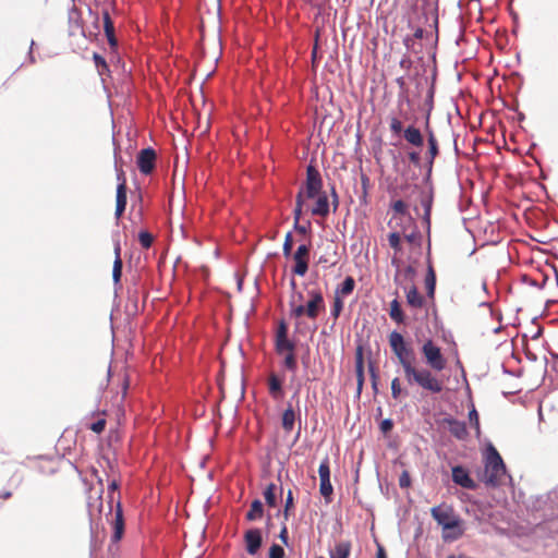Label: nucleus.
I'll return each instance as SVG.
<instances>
[{
	"label": "nucleus",
	"instance_id": "1",
	"mask_svg": "<svg viewBox=\"0 0 558 558\" xmlns=\"http://www.w3.org/2000/svg\"><path fill=\"white\" fill-rule=\"evenodd\" d=\"M388 341L391 351L403 369L405 380L409 385H416L430 393H440L444 390L445 383L440 377L427 368H418L415 366L413 349L405 342L400 332H390Z\"/></svg>",
	"mask_w": 558,
	"mask_h": 558
},
{
	"label": "nucleus",
	"instance_id": "2",
	"mask_svg": "<svg viewBox=\"0 0 558 558\" xmlns=\"http://www.w3.org/2000/svg\"><path fill=\"white\" fill-rule=\"evenodd\" d=\"M304 198H315V206L311 209L312 215L327 217L329 214V201L323 189V179L319 171L313 166L308 165L306 168V180L303 185Z\"/></svg>",
	"mask_w": 558,
	"mask_h": 558
},
{
	"label": "nucleus",
	"instance_id": "3",
	"mask_svg": "<svg viewBox=\"0 0 558 558\" xmlns=\"http://www.w3.org/2000/svg\"><path fill=\"white\" fill-rule=\"evenodd\" d=\"M308 301L302 304L303 295L298 293L293 295L290 301L291 315L300 318L306 316L315 320L318 315L325 311V301L320 289H313L307 291Z\"/></svg>",
	"mask_w": 558,
	"mask_h": 558
},
{
	"label": "nucleus",
	"instance_id": "4",
	"mask_svg": "<svg viewBox=\"0 0 558 558\" xmlns=\"http://www.w3.org/2000/svg\"><path fill=\"white\" fill-rule=\"evenodd\" d=\"M506 476V465L495 447L490 446L485 458L484 482L490 486H498Z\"/></svg>",
	"mask_w": 558,
	"mask_h": 558
},
{
	"label": "nucleus",
	"instance_id": "5",
	"mask_svg": "<svg viewBox=\"0 0 558 558\" xmlns=\"http://www.w3.org/2000/svg\"><path fill=\"white\" fill-rule=\"evenodd\" d=\"M421 353L425 360L427 368L432 373L442 372L448 364L447 357L444 355L441 348L438 347L432 339H426L421 348Z\"/></svg>",
	"mask_w": 558,
	"mask_h": 558
},
{
	"label": "nucleus",
	"instance_id": "6",
	"mask_svg": "<svg viewBox=\"0 0 558 558\" xmlns=\"http://www.w3.org/2000/svg\"><path fill=\"white\" fill-rule=\"evenodd\" d=\"M430 515L442 529L456 527L457 521L461 520L453 507L445 502L433 507L430 509Z\"/></svg>",
	"mask_w": 558,
	"mask_h": 558
},
{
	"label": "nucleus",
	"instance_id": "7",
	"mask_svg": "<svg viewBox=\"0 0 558 558\" xmlns=\"http://www.w3.org/2000/svg\"><path fill=\"white\" fill-rule=\"evenodd\" d=\"M311 246L308 244H301L296 251L291 254L294 265L291 269L292 274L299 277H304L308 270Z\"/></svg>",
	"mask_w": 558,
	"mask_h": 558
},
{
	"label": "nucleus",
	"instance_id": "8",
	"mask_svg": "<svg viewBox=\"0 0 558 558\" xmlns=\"http://www.w3.org/2000/svg\"><path fill=\"white\" fill-rule=\"evenodd\" d=\"M319 474V493L325 498V501L328 504L331 501V496L333 494V487L330 482V465L329 458L326 457L319 464L318 468Z\"/></svg>",
	"mask_w": 558,
	"mask_h": 558
},
{
	"label": "nucleus",
	"instance_id": "9",
	"mask_svg": "<svg viewBox=\"0 0 558 558\" xmlns=\"http://www.w3.org/2000/svg\"><path fill=\"white\" fill-rule=\"evenodd\" d=\"M117 179L119 184L117 186V197H116V218L119 219L126 207V179L124 171L122 169H117Z\"/></svg>",
	"mask_w": 558,
	"mask_h": 558
},
{
	"label": "nucleus",
	"instance_id": "10",
	"mask_svg": "<svg viewBox=\"0 0 558 558\" xmlns=\"http://www.w3.org/2000/svg\"><path fill=\"white\" fill-rule=\"evenodd\" d=\"M157 155L156 151L148 147L144 148L138 153L137 167L143 174H150L156 165Z\"/></svg>",
	"mask_w": 558,
	"mask_h": 558
},
{
	"label": "nucleus",
	"instance_id": "11",
	"mask_svg": "<svg viewBox=\"0 0 558 558\" xmlns=\"http://www.w3.org/2000/svg\"><path fill=\"white\" fill-rule=\"evenodd\" d=\"M390 208L393 213L392 218L389 221V226H393V220H400L396 223V226H404V220L407 219L409 223H414L413 218L410 216L408 211V205L402 199L393 201L390 205Z\"/></svg>",
	"mask_w": 558,
	"mask_h": 558
},
{
	"label": "nucleus",
	"instance_id": "12",
	"mask_svg": "<svg viewBox=\"0 0 558 558\" xmlns=\"http://www.w3.org/2000/svg\"><path fill=\"white\" fill-rule=\"evenodd\" d=\"M452 481L457 485L465 489H475L477 487L475 481L470 476L469 471L462 465H456L451 470Z\"/></svg>",
	"mask_w": 558,
	"mask_h": 558
},
{
	"label": "nucleus",
	"instance_id": "13",
	"mask_svg": "<svg viewBox=\"0 0 558 558\" xmlns=\"http://www.w3.org/2000/svg\"><path fill=\"white\" fill-rule=\"evenodd\" d=\"M262 532L258 529H251L244 534V542L246 551L250 555H255L262 546Z\"/></svg>",
	"mask_w": 558,
	"mask_h": 558
},
{
	"label": "nucleus",
	"instance_id": "14",
	"mask_svg": "<svg viewBox=\"0 0 558 558\" xmlns=\"http://www.w3.org/2000/svg\"><path fill=\"white\" fill-rule=\"evenodd\" d=\"M426 134H427V151L426 159L428 160L429 168H432L434 160L439 155L438 140L434 131L428 125V118L426 119Z\"/></svg>",
	"mask_w": 558,
	"mask_h": 558
},
{
	"label": "nucleus",
	"instance_id": "15",
	"mask_svg": "<svg viewBox=\"0 0 558 558\" xmlns=\"http://www.w3.org/2000/svg\"><path fill=\"white\" fill-rule=\"evenodd\" d=\"M442 424L448 426V429L452 436L459 440L468 438L469 433L464 422L458 421L452 417H446L442 420Z\"/></svg>",
	"mask_w": 558,
	"mask_h": 558
},
{
	"label": "nucleus",
	"instance_id": "16",
	"mask_svg": "<svg viewBox=\"0 0 558 558\" xmlns=\"http://www.w3.org/2000/svg\"><path fill=\"white\" fill-rule=\"evenodd\" d=\"M268 392L274 400H281L284 397L283 379L276 373H270L267 379Z\"/></svg>",
	"mask_w": 558,
	"mask_h": 558
},
{
	"label": "nucleus",
	"instance_id": "17",
	"mask_svg": "<svg viewBox=\"0 0 558 558\" xmlns=\"http://www.w3.org/2000/svg\"><path fill=\"white\" fill-rule=\"evenodd\" d=\"M112 542L117 543L121 541L124 534V519H123V512L120 502H118L116 512H114V519L112 521Z\"/></svg>",
	"mask_w": 558,
	"mask_h": 558
},
{
	"label": "nucleus",
	"instance_id": "18",
	"mask_svg": "<svg viewBox=\"0 0 558 558\" xmlns=\"http://www.w3.org/2000/svg\"><path fill=\"white\" fill-rule=\"evenodd\" d=\"M403 137L410 145L414 147H422L424 144V136L420 129L414 125H409L403 131Z\"/></svg>",
	"mask_w": 558,
	"mask_h": 558
},
{
	"label": "nucleus",
	"instance_id": "19",
	"mask_svg": "<svg viewBox=\"0 0 558 558\" xmlns=\"http://www.w3.org/2000/svg\"><path fill=\"white\" fill-rule=\"evenodd\" d=\"M352 549V543L348 539L338 541L333 548L329 550L330 558H349Z\"/></svg>",
	"mask_w": 558,
	"mask_h": 558
},
{
	"label": "nucleus",
	"instance_id": "20",
	"mask_svg": "<svg viewBox=\"0 0 558 558\" xmlns=\"http://www.w3.org/2000/svg\"><path fill=\"white\" fill-rule=\"evenodd\" d=\"M355 373H356V388L361 393L364 385V357L362 347H357L355 353Z\"/></svg>",
	"mask_w": 558,
	"mask_h": 558
},
{
	"label": "nucleus",
	"instance_id": "21",
	"mask_svg": "<svg viewBox=\"0 0 558 558\" xmlns=\"http://www.w3.org/2000/svg\"><path fill=\"white\" fill-rule=\"evenodd\" d=\"M405 299L407 304L414 310L422 308L425 304L424 296L418 293L417 288L414 284L405 290Z\"/></svg>",
	"mask_w": 558,
	"mask_h": 558
},
{
	"label": "nucleus",
	"instance_id": "22",
	"mask_svg": "<svg viewBox=\"0 0 558 558\" xmlns=\"http://www.w3.org/2000/svg\"><path fill=\"white\" fill-rule=\"evenodd\" d=\"M420 204L424 209L423 220L427 227L430 226V213L433 204V195L427 191H420Z\"/></svg>",
	"mask_w": 558,
	"mask_h": 558
},
{
	"label": "nucleus",
	"instance_id": "23",
	"mask_svg": "<svg viewBox=\"0 0 558 558\" xmlns=\"http://www.w3.org/2000/svg\"><path fill=\"white\" fill-rule=\"evenodd\" d=\"M464 533L463 521L459 520L456 527H444L441 537L445 542H453L459 539Z\"/></svg>",
	"mask_w": 558,
	"mask_h": 558
},
{
	"label": "nucleus",
	"instance_id": "24",
	"mask_svg": "<svg viewBox=\"0 0 558 558\" xmlns=\"http://www.w3.org/2000/svg\"><path fill=\"white\" fill-rule=\"evenodd\" d=\"M102 20H104V31H105L106 37L108 39V43L111 47H116L117 38L114 35V25H113V22L110 17L108 10L102 11Z\"/></svg>",
	"mask_w": 558,
	"mask_h": 558
},
{
	"label": "nucleus",
	"instance_id": "25",
	"mask_svg": "<svg viewBox=\"0 0 558 558\" xmlns=\"http://www.w3.org/2000/svg\"><path fill=\"white\" fill-rule=\"evenodd\" d=\"M122 258H121V246L120 243L117 242L114 245V262H113V269H112V278L114 283L120 282L121 276H122Z\"/></svg>",
	"mask_w": 558,
	"mask_h": 558
},
{
	"label": "nucleus",
	"instance_id": "26",
	"mask_svg": "<svg viewBox=\"0 0 558 558\" xmlns=\"http://www.w3.org/2000/svg\"><path fill=\"white\" fill-rule=\"evenodd\" d=\"M403 120H408V114L400 112V117L391 116L389 118V129L392 135L400 136L403 134L404 128H403Z\"/></svg>",
	"mask_w": 558,
	"mask_h": 558
},
{
	"label": "nucleus",
	"instance_id": "27",
	"mask_svg": "<svg viewBox=\"0 0 558 558\" xmlns=\"http://www.w3.org/2000/svg\"><path fill=\"white\" fill-rule=\"evenodd\" d=\"M425 287L427 291V296L429 299H434L436 289V274L430 264L427 267V274L425 276Z\"/></svg>",
	"mask_w": 558,
	"mask_h": 558
},
{
	"label": "nucleus",
	"instance_id": "28",
	"mask_svg": "<svg viewBox=\"0 0 558 558\" xmlns=\"http://www.w3.org/2000/svg\"><path fill=\"white\" fill-rule=\"evenodd\" d=\"M294 422H295V413H294L292 405L289 404V407L282 413V418H281L282 428L287 433H290L294 427Z\"/></svg>",
	"mask_w": 558,
	"mask_h": 558
},
{
	"label": "nucleus",
	"instance_id": "29",
	"mask_svg": "<svg viewBox=\"0 0 558 558\" xmlns=\"http://www.w3.org/2000/svg\"><path fill=\"white\" fill-rule=\"evenodd\" d=\"M389 316L397 324H403L405 320L403 311L401 310L400 302L397 299L390 302Z\"/></svg>",
	"mask_w": 558,
	"mask_h": 558
},
{
	"label": "nucleus",
	"instance_id": "30",
	"mask_svg": "<svg viewBox=\"0 0 558 558\" xmlns=\"http://www.w3.org/2000/svg\"><path fill=\"white\" fill-rule=\"evenodd\" d=\"M264 514V507L260 500L255 499L251 504V508L246 513L247 521H255L260 519Z\"/></svg>",
	"mask_w": 558,
	"mask_h": 558
},
{
	"label": "nucleus",
	"instance_id": "31",
	"mask_svg": "<svg viewBox=\"0 0 558 558\" xmlns=\"http://www.w3.org/2000/svg\"><path fill=\"white\" fill-rule=\"evenodd\" d=\"M355 288V280L353 277L349 276L344 279V281L336 289V295L343 298L353 292Z\"/></svg>",
	"mask_w": 558,
	"mask_h": 558
},
{
	"label": "nucleus",
	"instance_id": "32",
	"mask_svg": "<svg viewBox=\"0 0 558 558\" xmlns=\"http://www.w3.org/2000/svg\"><path fill=\"white\" fill-rule=\"evenodd\" d=\"M276 490L277 486L274 483L268 484L264 490L265 501L270 508L277 506Z\"/></svg>",
	"mask_w": 558,
	"mask_h": 558
},
{
	"label": "nucleus",
	"instance_id": "33",
	"mask_svg": "<svg viewBox=\"0 0 558 558\" xmlns=\"http://www.w3.org/2000/svg\"><path fill=\"white\" fill-rule=\"evenodd\" d=\"M304 191L303 189H300V191L298 192L296 196H295V208L293 210V218H294V222H300V219H301V216H302V210H303V205H304Z\"/></svg>",
	"mask_w": 558,
	"mask_h": 558
},
{
	"label": "nucleus",
	"instance_id": "34",
	"mask_svg": "<svg viewBox=\"0 0 558 558\" xmlns=\"http://www.w3.org/2000/svg\"><path fill=\"white\" fill-rule=\"evenodd\" d=\"M295 345L288 338L276 339V351L279 354H284L290 351H294Z\"/></svg>",
	"mask_w": 558,
	"mask_h": 558
},
{
	"label": "nucleus",
	"instance_id": "35",
	"mask_svg": "<svg viewBox=\"0 0 558 558\" xmlns=\"http://www.w3.org/2000/svg\"><path fill=\"white\" fill-rule=\"evenodd\" d=\"M293 509H294L293 493H292L291 489H289L288 493H287V498H286V504H284V509H283V518H284L286 521L292 514Z\"/></svg>",
	"mask_w": 558,
	"mask_h": 558
},
{
	"label": "nucleus",
	"instance_id": "36",
	"mask_svg": "<svg viewBox=\"0 0 558 558\" xmlns=\"http://www.w3.org/2000/svg\"><path fill=\"white\" fill-rule=\"evenodd\" d=\"M93 59H94V62H95V66L98 71V73L100 75L105 74L106 72L109 71V66L105 60V58L102 56H100L99 53H94L93 56Z\"/></svg>",
	"mask_w": 558,
	"mask_h": 558
},
{
	"label": "nucleus",
	"instance_id": "37",
	"mask_svg": "<svg viewBox=\"0 0 558 558\" xmlns=\"http://www.w3.org/2000/svg\"><path fill=\"white\" fill-rule=\"evenodd\" d=\"M405 392L403 391L402 387H401V383H400V379L398 377H395L392 380H391V397L395 399V400H399L401 399L402 396H404Z\"/></svg>",
	"mask_w": 558,
	"mask_h": 558
},
{
	"label": "nucleus",
	"instance_id": "38",
	"mask_svg": "<svg viewBox=\"0 0 558 558\" xmlns=\"http://www.w3.org/2000/svg\"><path fill=\"white\" fill-rule=\"evenodd\" d=\"M388 242L391 248L395 250V252H401V236L399 232H391L388 235Z\"/></svg>",
	"mask_w": 558,
	"mask_h": 558
},
{
	"label": "nucleus",
	"instance_id": "39",
	"mask_svg": "<svg viewBox=\"0 0 558 558\" xmlns=\"http://www.w3.org/2000/svg\"><path fill=\"white\" fill-rule=\"evenodd\" d=\"M293 235L291 232H288L284 236V242L282 246V252L284 257H289L292 254V247H293Z\"/></svg>",
	"mask_w": 558,
	"mask_h": 558
},
{
	"label": "nucleus",
	"instance_id": "40",
	"mask_svg": "<svg viewBox=\"0 0 558 558\" xmlns=\"http://www.w3.org/2000/svg\"><path fill=\"white\" fill-rule=\"evenodd\" d=\"M283 364L289 371L294 372L296 369L298 364H296V357H295L294 351H290V352L286 353Z\"/></svg>",
	"mask_w": 558,
	"mask_h": 558
},
{
	"label": "nucleus",
	"instance_id": "41",
	"mask_svg": "<svg viewBox=\"0 0 558 558\" xmlns=\"http://www.w3.org/2000/svg\"><path fill=\"white\" fill-rule=\"evenodd\" d=\"M138 241L144 248H149L154 242V236L147 231H142L138 234Z\"/></svg>",
	"mask_w": 558,
	"mask_h": 558
},
{
	"label": "nucleus",
	"instance_id": "42",
	"mask_svg": "<svg viewBox=\"0 0 558 558\" xmlns=\"http://www.w3.org/2000/svg\"><path fill=\"white\" fill-rule=\"evenodd\" d=\"M106 418L99 417L96 422L92 423L88 428L96 434H101L106 428Z\"/></svg>",
	"mask_w": 558,
	"mask_h": 558
},
{
	"label": "nucleus",
	"instance_id": "43",
	"mask_svg": "<svg viewBox=\"0 0 558 558\" xmlns=\"http://www.w3.org/2000/svg\"><path fill=\"white\" fill-rule=\"evenodd\" d=\"M342 310H343V301H342V299L340 296L335 295L333 305H332V308H331V315L335 318H338L340 313L342 312Z\"/></svg>",
	"mask_w": 558,
	"mask_h": 558
},
{
	"label": "nucleus",
	"instance_id": "44",
	"mask_svg": "<svg viewBox=\"0 0 558 558\" xmlns=\"http://www.w3.org/2000/svg\"><path fill=\"white\" fill-rule=\"evenodd\" d=\"M283 557H284V549L278 544H272L269 548V558H283Z\"/></svg>",
	"mask_w": 558,
	"mask_h": 558
},
{
	"label": "nucleus",
	"instance_id": "45",
	"mask_svg": "<svg viewBox=\"0 0 558 558\" xmlns=\"http://www.w3.org/2000/svg\"><path fill=\"white\" fill-rule=\"evenodd\" d=\"M469 421H470V424L476 429V432L480 433V417H478V413L475 410V408H473L469 412Z\"/></svg>",
	"mask_w": 558,
	"mask_h": 558
},
{
	"label": "nucleus",
	"instance_id": "46",
	"mask_svg": "<svg viewBox=\"0 0 558 558\" xmlns=\"http://www.w3.org/2000/svg\"><path fill=\"white\" fill-rule=\"evenodd\" d=\"M399 485L402 488H408L411 485V477L408 471H403L399 477Z\"/></svg>",
	"mask_w": 558,
	"mask_h": 558
},
{
	"label": "nucleus",
	"instance_id": "47",
	"mask_svg": "<svg viewBox=\"0 0 558 558\" xmlns=\"http://www.w3.org/2000/svg\"><path fill=\"white\" fill-rule=\"evenodd\" d=\"M283 338H288V327L284 322H281L279 324V327H278V330L276 333V339H283Z\"/></svg>",
	"mask_w": 558,
	"mask_h": 558
},
{
	"label": "nucleus",
	"instance_id": "48",
	"mask_svg": "<svg viewBox=\"0 0 558 558\" xmlns=\"http://www.w3.org/2000/svg\"><path fill=\"white\" fill-rule=\"evenodd\" d=\"M408 158L409 160L415 165V166H420V162H421V155L418 151H410L408 154Z\"/></svg>",
	"mask_w": 558,
	"mask_h": 558
},
{
	"label": "nucleus",
	"instance_id": "49",
	"mask_svg": "<svg viewBox=\"0 0 558 558\" xmlns=\"http://www.w3.org/2000/svg\"><path fill=\"white\" fill-rule=\"evenodd\" d=\"M404 239L409 243H416V242H420L421 235L417 231H414V232H411L410 234H405Z\"/></svg>",
	"mask_w": 558,
	"mask_h": 558
},
{
	"label": "nucleus",
	"instance_id": "50",
	"mask_svg": "<svg viewBox=\"0 0 558 558\" xmlns=\"http://www.w3.org/2000/svg\"><path fill=\"white\" fill-rule=\"evenodd\" d=\"M279 538L282 541L283 544H288V527L284 524L280 530Z\"/></svg>",
	"mask_w": 558,
	"mask_h": 558
},
{
	"label": "nucleus",
	"instance_id": "51",
	"mask_svg": "<svg viewBox=\"0 0 558 558\" xmlns=\"http://www.w3.org/2000/svg\"><path fill=\"white\" fill-rule=\"evenodd\" d=\"M392 422L391 420H384L380 424V429L384 432V433H387L389 432L391 428H392Z\"/></svg>",
	"mask_w": 558,
	"mask_h": 558
},
{
	"label": "nucleus",
	"instance_id": "52",
	"mask_svg": "<svg viewBox=\"0 0 558 558\" xmlns=\"http://www.w3.org/2000/svg\"><path fill=\"white\" fill-rule=\"evenodd\" d=\"M331 197H332L333 210H337L338 205H339V197H338V194L333 186L331 187Z\"/></svg>",
	"mask_w": 558,
	"mask_h": 558
},
{
	"label": "nucleus",
	"instance_id": "53",
	"mask_svg": "<svg viewBox=\"0 0 558 558\" xmlns=\"http://www.w3.org/2000/svg\"><path fill=\"white\" fill-rule=\"evenodd\" d=\"M129 385H130L129 378H128L126 374H124L122 377V397H124L126 395Z\"/></svg>",
	"mask_w": 558,
	"mask_h": 558
},
{
	"label": "nucleus",
	"instance_id": "54",
	"mask_svg": "<svg viewBox=\"0 0 558 558\" xmlns=\"http://www.w3.org/2000/svg\"><path fill=\"white\" fill-rule=\"evenodd\" d=\"M294 230L301 234L307 233V227L300 225V222H294Z\"/></svg>",
	"mask_w": 558,
	"mask_h": 558
},
{
	"label": "nucleus",
	"instance_id": "55",
	"mask_svg": "<svg viewBox=\"0 0 558 558\" xmlns=\"http://www.w3.org/2000/svg\"><path fill=\"white\" fill-rule=\"evenodd\" d=\"M13 493L8 489H0V498L3 500H8L12 497Z\"/></svg>",
	"mask_w": 558,
	"mask_h": 558
},
{
	"label": "nucleus",
	"instance_id": "56",
	"mask_svg": "<svg viewBox=\"0 0 558 558\" xmlns=\"http://www.w3.org/2000/svg\"><path fill=\"white\" fill-rule=\"evenodd\" d=\"M318 264H329V266H333L336 264V260L330 262L329 258H327L326 256H320L318 258Z\"/></svg>",
	"mask_w": 558,
	"mask_h": 558
},
{
	"label": "nucleus",
	"instance_id": "57",
	"mask_svg": "<svg viewBox=\"0 0 558 558\" xmlns=\"http://www.w3.org/2000/svg\"><path fill=\"white\" fill-rule=\"evenodd\" d=\"M369 371H371V373H372V377H373V386H374V388H376V379H377V375H376V373H375V368H374V366H373V364H372V363L369 364Z\"/></svg>",
	"mask_w": 558,
	"mask_h": 558
},
{
	"label": "nucleus",
	"instance_id": "58",
	"mask_svg": "<svg viewBox=\"0 0 558 558\" xmlns=\"http://www.w3.org/2000/svg\"><path fill=\"white\" fill-rule=\"evenodd\" d=\"M377 558H387L386 551L383 546H378Z\"/></svg>",
	"mask_w": 558,
	"mask_h": 558
},
{
	"label": "nucleus",
	"instance_id": "59",
	"mask_svg": "<svg viewBox=\"0 0 558 558\" xmlns=\"http://www.w3.org/2000/svg\"><path fill=\"white\" fill-rule=\"evenodd\" d=\"M423 35H424L423 28L415 29V32H414V37L415 38L421 39V38H423Z\"/></svg>",
	"mask_w": 558,
	"mask_h": 558
},
{
	"label": "nucleus",
	"instance_id": "60",
	"mask_svg": "<svg viewBox=\"0 0 558 558\" xmlns=\"http://www.w3.org/2000/svg\"><path fill=\"white\" fill-rule=\"evenodd\" d=\"M396 83L399 85V87H400V88H403V87H404V85H405V81H404V78H403L402 76H401V77H398V78L396 80Z\"/></svg>",
	"mask_w": 558,
	"mask_h": 558
},
{
	"label": "nucleus",
	"instance_id": "61",
	"mask_svg": "<svg viewBox=\"0 0 558 558\" xmlns=\"http://www.w3.org/2000/svg\"><path fill=\"white\" fill-rule=\"evenodd\" d=\"M404 272L408 275V276H413L414 275V268L412 266H408L405 269H404Z\"/></svg>",
	"mask_w": 558,
	"mask_h": 558
},
{
	"label": "nucleus",
	"instance_id": "62",
	"mask_svg": "<svg viewBox=\"0 0 558 558\" xmlns=\"http://www.w3.org/2000/svg\"><path fill=\"white\" fill-rule=\"evenodd\" d=\"M109 489H110L111 492L117 490V489H118V483H117L116 481H112V482L110 483V485H109Z\"/></svg>",
	"mask_w": 558,
	"mask_h": 558
},
{
	"label": "nucleus",
	"instance_id": "63",
	"mask_svg": "<svg viewBox=\"0 0 558 558\" xmlns=\"http://www.w3.org/2000/svg\"><path fill=\"white\" fill-rule=\"evenodd\" d=\"M361 180H362L363 187L366 189L368 181H369L368 178L363 174Z\"/></svg>",
	"mask_w": 558,
	"mask_h": 558
},
{
	"label": "nucleus",
	"instance_id": "64",
	"mask_svg": "<svg viewBox=\"0 0 558 558\" xmlns=\"http://www.w3.org/2000/svg\"><path fill=\"white\" fill-rule=\"evenodd\" d=\"M290 283H291V287H292L293 289H295L296 283H295L294 279H292Z\"/></svg>",
	"mask_w": 558,
	"mask_h": 558
}]
</instances>
